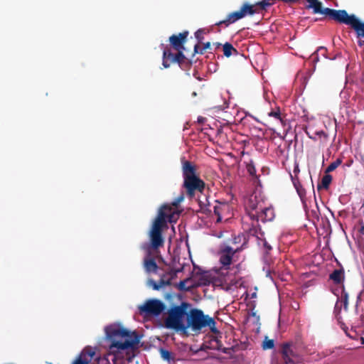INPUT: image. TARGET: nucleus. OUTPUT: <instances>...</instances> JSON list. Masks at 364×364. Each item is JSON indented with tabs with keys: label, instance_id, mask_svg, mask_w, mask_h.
<instances>
[{
	"label": "nucleus",
	"instance_id": "obj_19",
	"mask_svg": "<svg viewBox=\"0 0 364 364\" xmlns=\"http://www.w3.org/2000/svg\"><path fill=\"white\" fill-rule=\"evenodd\" d=\"M291 179L294 186L296 188V192H297L298 195L299 196L301 201L303 203H305L306 195V191L305 188L302 186L299 178H293V176L291 175Z\"/></svg>",
	"mask_w": 364,
	"mask_h": 364
},
{
	"label": "nucleus",
	"instance_id": "obj_21",
	"mask_svg": "<svg viewBox=\"0 0 364 364\" xmlns=\"http://www.w3.org/2000/svg\"><path fill=\"white\" fill-rule=\"evenodd\" d=\"M161 357L164 360L167 361L168 364H175L176 363L175 354L168 350L161 348Z\"/></svg>",
	"mask_w": 364,
	"mask_h": 364
},
{
	"label": "nucleus",
	"instance_id": "obj_12",
	"mask_svg": "<svg viewBox=\"0 0 364 364\" xmlns=\"http://www.w3.org/2000/svg\"><path fill=\"white\" fill-rule=\"evenodd\" d=\"M138 313L144 318L159 315V299H148L137 306Z\"/></svg>",
	"mask_w": 364,
	"mask_h": 364
},
{
	"label": "nucleus",
	"instance_id": "obj_29",
	"mask_svg": "<svg viewBox=\"0 0 364 364\" xmlns=\"http://www.w3.org/2000/svg\"><path fill=\"white\" fill-rule=\"evenodd\" d=\"M274 347V341L272 339H267V338L263 341L262 348L264 350L272 349Z\"/></svg>",
	"mask_w": 364,
	"mask_h": 364
},
{
	"label": "nucleus",
	"instance_id": "obj_15",
	"mask_svg": "<svg viewBox=\"0 0 364 364\" xmlns=\"http://www.w3.org/2000/svg\"><path fill=\"white\" fill-rule=\"evenodd\" d=\"M291 346L289 343H285L282 346V355L285 364L294 363V358L297 357Z\"/></svg>",
	"mask_w": 364,
	"mask_h": 364
},
{
	"label": "nucleus",
	"instance_id": "obj_25",
	"mask_svg": "<svg viewBox=\"0 0 364 364\" xmlns=\"http://www.w3.org/2000/svg\"><path fill=\"white\" fill-rule=\"evenodd\" d=\"M250 132L252 136L258 138H262L264 136V132L263 129L257 127H252L250 129Z\"/></svg>",
	"mask_w": 364,
	"mask_h": 364
},
{
	"label": "nucleus",
	"instance_id": "obj_1",
	"mask_svg": "<svg viewBox=\"0 0 364 364\" xmlns=\"http://www.w3.org/2000/svg\"><path fill=\"white\" fill-rule=\"evenodd\" d=\"M183 269V266L181 264L174 267L167 265L161 257V270L164 272L161 274V287L168 285L179 291H188L200 286H207L210 283L208 273L195 266L191 277L177 282L178 274L181 273Z\"/></svg>",
	"mask_w": 364,
	"mask_h": 364
},
{
	"label": "nucleus",
	"instance_id": "obj_39",
	"mask_svg": "<svg viewBox=\"0 0 364 364\" xmlns=\"http://www.w3.org/2000/svg\"><path fill=\"white\" fill-rule=\"evenodd\" d=\"M205 119H205V117H198V122L199 124H203V123H204V122L205 121Z\"/></svg>",
	"mask_w": 364,
	"mask_h": 364
},
{
	"label": "nucleus",
	"instance_id": "obj_6",
	"mask_svg": "<svg viewBox=\"0 0 364 364\" xmlns=\"http://www.w3.org/2000/svg\"><path fill=\"white\" fill-rule=\"evenodd\" d=\"M149 236L151 243L146 242L141 245V249L145 252L144 267L147 273H156L158 269L156 259L159 256V208L149 232Z\"/></svg>",
	"mask_w": 364,
	"mask_h": 364
},
{
	"label": "nucleus",
	"instance_id": "obj_16",
	"mask_svg": "<svg viewBox=\"0 0 364 364\" xmlns=\"http://www.w3.org/2000/svg\"><path fill=\"white\" fill-rule=\"evenodd\" d=\"M305 132L308 136L313 139H326L327 134L322 129H318L313 124L309 123L305 128Z\"/></svg>",
	"mask_w": 364,
	"mask_h": 364
},
{
	"label": "nucleus",
	"instance_id": "obj_5",
	"mask_svg": "<svg viewBox=\"0 0 364 364\" xmlns=\"http://www.w3.org/2000/svg\"><path fill=\"white\" fill-rule=\"evenodd\" d=\"M306 9H312L314 14H321L339 23L350 26L358 36H364V22L360 21L355 15H348L346 10H336L323 8L322 2L318 0H306Z\"/></svg>",
	"mask_w": 364,
	"mask_h": 364
},
{
	"label": "nucleus",
	"instance_id": "obj_32",
	"mask_svg": "<svg viewBox=\"0 0 364 364\" xmlns=\"http://www.w3.org/2000/svg\"><path fill=\"white\" fill-rule=\"evenodd\" d=\"M146 285L149 287H151V288H152L154 290H159V284H158L156 282H155L152 279H148V281L146 282Z\"/></svg>",
	"mask_w": 364,
	"mask_h": 364
},
{
	"label": "nucleus",
	"instance_id": "obj_26",
	"mask_svg": "<svg viewBox=\"0 0 364 364\" xmlns=\"http://www.w3.org/2000/svg\"><path fill=\"white\" fill-rule=\"evenodd\" d=\"M342 161H334L332 162L325 170V173H329L330 172L334 171L337 167H338L341 164Z\"/></svg>",
	"mask_w": 364,
	"mask_h": 364
},
{
	"label": "nucleus",
	"instance_id": "obj_38",
	"mask_svg": "<svg viewBox=\"0 0 364 364\" xmlns=\"http://www.w3.org/2000/svg\"><path fill=\"white\" fill-rule=\"evenodd\" d=\"M203 46L204 47V48H205V50H207V49H210V48H211V44H210V42H207V43H203Z\"/></svg>",
	"mask_w": 364,
	"mask_h": 364
},
{
	"label": "nucleus",
	"instance_id": "obj_36",
	"mask_svg": "<svg viewBox=\"0 0 364 364\" xmlns=\"http://www.w3.org/2000/svg\"><path fill=\"white\" fill-rule=\"evenodd\" d=\"M263 246L266 249L267 252H269L272 249L271 245L266 241L265 239L263 240Z\"/></svg>",
	"mask_w": 364,
	"mask_h": 364
},
{
	"label": "nucleus",
	"instance_id": "obj_13",
	"mask_svg": "<svg viewBox=\"0 0 364 364\" xmlns=\"http://www.w3.org/2000/svg\"><path fill=\"white\" fill-rule=\"evenodd\" d=\"M96 353L95 348L85 347L72 364H89Z\"/></svg>",
	"mask_w": 364,
	"mask_h": 364
},
{
	"label": "nucleus",
	"instance_id": "obj_28",
	"mask_svg": "<svg viewBox=\"0 0 364 364\" xmlns=\"http://www.w3.org/2000/svg\"><path fill=\"white\" fill-rule=\"evenodd\" d=\"M205 33H206V32L203 28H200L195 32V37L197 39L198 44L202 43L203 40L204 39L203 35Z\"/></svg>",
	"mask_w": 364,
	"mask_h": 364
},
{
	"label": "nucleus",
	"instance_id": "obj_30",
	"mask_svg": "<svg viewBox=\"0 0 364 364\" xmlns=\"http://www.w3.org/2000/svg\"><path fill=\"white\" fill-rule=\"evenodd\" d=\"M323 52L322 53V55L323 56H325V54H326V49L324 48H319L316 52H314L311 56V61L313 63H316L318 61V52Z\"/></svg>",
	"mask_w": 364,
	"mask_h": 364
},
{
	"label": "nucleus",
	"instance_id": "obj_10",
	"mask_svg": "<svg viewBox=\"0 0 364 364\" xmlns=\"http://www.w3.org/2000/svg\"><path fill=\"white\" fill-rule=\"evenodd\" d=\"M183 186L186 189L187 195L193 198L196 194H202L203 198L198 195V203L201 210L204 209L207 205V197L203 194L205 189V183L199 177L184 180Z\"/></svg>",
	"mask_w": 364,
	"mask_h": 364
},
{
	"label": "nucleus",
	"instance_id": "obj_37",
	"mask_svg": "<svg viewBox=\"0 0 364 364\" xmlns=\"http://www.w3.org/2000/svg\"><path fill=\"white\" fill-rule=\"evenodd\" d=\"M356 36L358 38H359L360 40L358 41V44L360 47H362L363 45H364V36H358L357 34H356Z\"/></svg>",
	"mask_w": 364,
	"mask_h": 364
},
{
	"label": "nucleus",
	"instance_id": "obj_11",
	"mask_svg": "<svg viewBox=\"0 0 364 364\" xmlns=\"http://www.w3.org/2000/svg\"><path fill=\"white\" fill-rule=\"evenodd\" d=\"M180 211L172 210L168 204L161 206V246L164 242L162 232L167 228V223H176L179 218Z\"/></svg>",
	"mask_w": 364,
	"mask_h": 364
},
{
	"label": "nucleus",
	"instance_id": "obj_22",
	"mask_svg": "<svg viewBox=\"0 0 364 364\" xmlns=\"http://www.w3.org/2000/svg\"><path fill=\"white\" fill-rule=\"evenodd\" d=\"M332 181V176L330 174L325 173V175L322 177L321 181L317 186V189L319 191L321 189L327 190L329 188V186Z\"/></svg>",
	"mask_w": 364,
	"mask_h": 364
},
{
	"label": "nucleus",
	"instance_id": "obj_34",
	"mask_svg": "<svg viewBox=\"0 0 364 364\" xmlns=\"http://www.w3.org/2000/svg\"><path fill=\"white\" fill-rule=\"evenodd\" d=\"M293 172H294V175L290 173V176L291 175L293 176V178H298V174L300 172V169L299 168V164L296 163V161H295V162L294 164V171Z\"/></svg>",
	"mask_w": 364,
	"mask_h": 364
},
{
	"label": "nucleus",
	"instance_id": "obj_23",
	"mask_svg": "<svg viewBox=\"0 0 364 364\" xmlns=\"http://www.w3.org/2000/svg\"><path fill=\"white\" fill-rule=\"evenodd\" d=\"M223 54L225 57L229 58L232 54H237V50L232 46V45L228 42L225 43L223 46Z\"/></svg>",
	"mask_w": 364,
	"mask_h": 364
},
{
	"label": "nucleus",
	"instance_id": "obj_4",
	"mask_svg": "<svg viewBox=\"0 0 364 364\" xmlns=\"http://www.w3.org/2000/svg\"><path fill=\"white\" fill-rule=\"evenodd\" d=\"M189 35L188 31H183L178 34H173L168 38L169 44L163 50V62L164 68H169L173 64H178L180 68L190 67L191 60L183 53L185 43Z\"/></svg>",
	"mask_w": 364,
	"mask_h": 364
},
{
	"label": "nucleus",
	"instance_id": "obj_9",
	"mask_svg": "<svg viewBox=\"0 0 364 364\" xmlns=\"http://www.w3.org/2000/svg\"><path fill=\"white\" fill-rule=\"evenodd\" d=\"M265 200L262 198L260 195L256 193L252 194L248 198L245 203V210L250 219L252 220L250 232L252 235H257L258 238V213L264 204Z\"/></svg>",
	"mask_w": 364,
	"mask_h": 364
},
{
	"label": "nucleus",
	"instance_id": "obj_41",
	"mask_svg": "<svg viewBox=\"0 0 364 364\" xmlns=\"http://www.w3.org/2000/svg\"><path fill=\"white\" fill-rule=\"evenodd\" d=\"M213 46H215V48H218L222 46V44L220 43H215L213 44Z\"/></svg>",
	"mask_w": 364,
	"mask_h": 364
},
{
	"label": "nucleus",
	"instance_id": "obj_42",
	"mask_svg": "<svg viewBox=\"0 0 364 364\" xmlns=\"http://www.w3.org/2000/svg\"><path fill=\"white\" fill-rule=\"evenodd\" d=\"M217 132H218V134H222L221 129H218Z\"/></svg>",
	"mask_w": 364,
	"mask_h": 364
},
{
	"label": "nucleus",
	"instance_id": "obj_43",
	"mask_svg": "<svg viewBox=\"0 0 364 364\" xmlns=\"http://www.w3.org/2000/svg\"><path fill=\"white\" fill-rule=\"evenodd\" d=\"M350 162H353V161H350ZM350 164H351V163H349V164H346V166H350Z\"/></svg>",
	"mask_w": 364,
	"mask_h": 364
},
{
	"label": "nucleus",
	"instance_id": "obj_31",
	"mask_svg": "<svg viewBox=\"0 0 364 364\" xmlns=\"http://www.w3.org/2000/svg\"><path fill=\"white\" fill-rule=\"evenodd\" d=\"M341 297V300L343 303V307L346 310L348 309V294L345 291L344 287H343Z\"/></svg>",
	"mask_w": 364,
	"mask_h": 364
},
{
	"label": "nucleus",
	"instance_id": "obj_24",
	"mask_svg": "<svg viewBox=\"0 0 364 364\" xmlns=\"http://www.w3.org/2000/svg\"><path fill=\"white\" fill-rule=\"evenodd\" d=\"M184 199V196H183V194H181L180 196H178L175 200L172 203L171 205H168L170 206V208L172 209V210H176V211H180L178 210V205L180 204L181 202H182Z\"/></svg>",
	"mask_w": 364,
	"mask_h": 364
},
{
	"label": "nucleus",
	"instance_id": "obj_35",
	"mask_svg": "<svg viewBox=\"0 0 364 364\" xmlns=\"http://www.w3.org/2000/svg\"><path fill=\"white\" fill-rule=\"evenodd\" d=\"M269 115L271 116V117H274V118L281 120L280 111L279 110L272 111V112H270L269 113Z\"/></svg>",
	"mask_w": 364,
	"mask_h": 364
},
{
	"label": "nucleus",
	"instance_id": "obj_40",
	"mask_svg": "<svg viewBox=\"0 0 364 364\" xmlns=\"http://www.w3.org/2000/svg\"><path fill=\"white\" fill-rule=\"evenodd\" d=\"M358 232L360 235H364V225L360 228Z\"/></svg>",
	"mask_w": 364,
	"mask_h": 364
},
{
	"label": "nucleus",
	"instance_id": "obj_33",
	"mask_svg": "<svg viewBox=\"0 0 364 364\" xmlns=\"http://www.w3.org/2000/svg\"><path fill=\"white\" fill-rule=\"evenodd\" d=\"M205 49L204 48V47L203 46L201 48L200 46V45L198 43H197L194 46L193 55L198 54V53L202 55L205 53Z\"/></svg>",
	"mask_w": 364,
	"mask_h": 364
},
{
	"label": "nucleus",
	"instance_id": "obj_2",
	"mask_svg": "<svg viewBox=\"0 0 364 364\" xmlns=\"http://www.w3.org/2000/svg\"><path fill=\"white\" fill-rule=\"evenodd\" d=\"M107 338L110 342L109 352L116 358L129 359L140 341L134 331H130L120 323H113L105 328Z\"/></svg>",
	"mask_w": 364,
	"mask_h": 364
},
{
	"label": "nucleus",
	"instance_id": "obj_14",
	"mask_svg": "<svg viewBox=\"0 0 364 364\" xmlns=\"http://www.w3.org/2000/svg\"><path fill=\"white\" fill-rule=\"evenodd\" d=\"M239 251V249L233 250L231 247L226 246L220 250V262L223 267H229L232 263L233 255Z\"/></svg>",
	"mask_w": 364,
	"mask_h": 364
},
{
	"label": "nucleus",
	"instance_id": "obj_17",
	"mask_svg": "<svg viewBox=\"0 0 364 364\" xmlns=\"http://www.w3.org/2000/svg\"><path fill=\"white\" fill-rule=\"evenodd\" d=\"M274 218V213L272 208L264 204L258 213V221L262 222L271 221Z\"/></svg>",
	"mask_w": 364,
	"mask_h": 364
},
{
	"label": "nucleus",
	"instance_id": "obj_3",
	"mask_svg": "<svg viewBox=\"0 0 364 364\" xmlns=\"http://www.w3.org/2000/svg\"><path fill=\"white\" fill-rule=\"evenodd\" d=\"M175 298L174 295L166 294L165 298L166 303L161 301V314H167L164 321L166 328L186 333L189 304L182 302L180 305H177L173 302Z\"/></svg>",
	"mask_w": 364,
	"mask_h": 364
},
{
	"label": "nucleus",
	"instance_id": "obj_8",
	"mask_svg": "<svg viewBox=\"0 0 364 364\" xmlns=\"http://www.w3.org/2000/svg\"><path fill=\"white\" fill-rule=\"evenodd\" d=\"M216 322L213 318L204 315L203 311L198 309H191L188 312L186 333L187 330L191 328V331L196 333H199L203 328L208 326L210 331L217 333L219 331L215 327Z\"/></svg>",
	"mask_w": 364,
	"mask_h": 364
},
{
	"label": "nucleus",
	"instance_id": "obj_20",
	"mask_svg": "<svg viewBox=\"0 0 364 364\" xmlns=\"http://www.w3.org/2000/svg\"><path fill=\"white\" fill-rule=\"evenodd\" d=\"M329 279L336 284H341L344 280V270L343 269H336L329 275Z\"/></svg>",
	"mask_w": 364,
	"mask_h": 364
},
{
	"label": "nucleus",
	"instance_id": "obj_7",
	"mask_svg": "<svg viewBox=\"0 0 364 364\" xmlns=\"http://www.w3.org/2000/svg\"><path fill=\"white\" fill-rule=\"evenodd\" d=\"M272 4L273 3H270L269 0H262L255 4L245 3L239 11L229 14L225 19L216 22L215 26L228 27L247 15L252 16L255 14H259L262 11L267 10Z\"/></svg>",
	"mask_w": 364,
	"mask_h": 364
},
{
	"label": "nucleus",
	"instance_id": "obj_18",
	"mask_svg": "<svg viewBox=\"0 0 364 364\" xmlns=\"http://www.w3.org/2000/svg\"><path fill=\"white\" fill-rule=\"evenodd\" d=\"M183 176L184 180L197 178L196 166L189 161H185L183 164Z\"/></svg>",
	"mask_w": 364,
	"mask_h": 364
},
{
	"label": "nucleus",
	"instance_id": "obj_27",
	"mask_svg": "<svg viewBox=\"0 0 364 364\" xmlns=\"http://www.w3.org/2000/svg\"><path fill=\"white\" fill-rule=\"evenodd\" d=\"M246 167H247V170L250 176L257 178V176L256 175L255 166L253 164L252 161H250L249 163H247Z\"/></svg>",
	"mask_w": 364,
	"mask_h": 364
}]
</instances>
